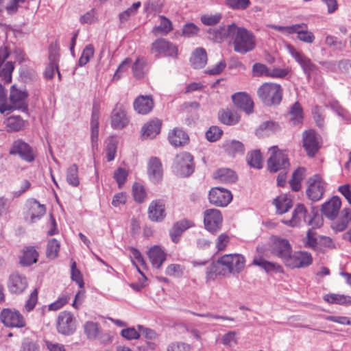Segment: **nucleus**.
Here are the masks:
<instances>
[{
  "label": "nucleus",
  "instance_id": "obj_1",
  "mask_svg": "<svg viewBox=\"0 0 351 351\" xmlns=\"http://www.w3.org/2000/svg\"><path fill=\"white\" fill-rule=\"evenodd\" d=\"M245 260L239 254H228L219 257L206 268L207 280H213L217 276L237 275L245 267Z\"/></svg>",
  "mask_w": 351,
  "mask_h": 351
},
{
  "label": "nucleus",
  "instance_id": "obj_2",
  "mask_svg": "<svg viewBox=\"0 0 351 351\" xmlns=\"http://www.w3.org/2000/svg\"><path fill=\"white\" fill-rule=\"evenodd\" d=\"M229 33L231 34L230 38L235 52L245 54L255 49L256 40L251 31L232 23L229 25Z\"/></svg>",
  "mask_w": 351,
  "mask_h": 351
},
{
  "label": "nucleus",
  "instance_id": "obj_3",
  "mask_svg": "<svg viewBox=\"0 0 351 351\" xmlns=\"http://www.w3.org/2000/svg\"><path fill=\"white\" fill-rule=\"evenodd\" d=\"M27 93L21 89H10L9 99L5 89H0V112L9 114L14 110H27Z\"/></svg>",
  "mask_w": 351,
  "mask_h": 351
},
{
  "label": "nucleus",
  "instance_id": "obj_4",
  "mask_svg": "<svg viewBox=\"0 0 351 351\" xmlns=\"http://www.w3.org/2000/svg\"><path fill=\"white\" fill-rule=\"evenodd\" d=\"M282 222L291 227L298 226L302 222L312 226H319L322 224V219L317 208L312 207L311 213H308L304 204H298L292 213L291 218L282 219Z\"/></svg>",
  "mask_w": 351,
  "mask_h": 351
},
{
  "label": "nucleus",
  "instance_id": "obj_5",
  "mask_svg": "<svg viewBox=\"0 0 351 351\" xmlns=\"http://www.w3.org/2000/svg\"><path fill=\"white\" fill-rule=\"evenodd\" d=\"M287 49L308 78H310L311 74L318 70V66L302 51H298L290 44L287 45Z\"/></svg>",
  "mask_w": 351,
  "mask_h": 351
},
{
  "label": "nucleus",
  "instance_id": "obj_6",
  "mask_svg": "<svg viewBox=\"0 0 351 351\" xmlns=\"http://www.w3.org/2000/svg\"><path fill=\"white\" fill-rule=\"evenodd\" d=\"M193 160V156L188 152L177 154L173 165L174 172L182 177L190 176L194 170Z\"/></svg>",
  "mask_w": 351,
  "mask_h": 351
},
{
  "label": "nucleus",
  "instance_id": "obj_7",
  "mask_svg": "<svg viewBox=\"0 0 351 351\" xmlns=\"http://www.w3.org/2000/svg\"><path fill=\"white\" fill-rule=\"evenodd\" d=\"M151 52L156 57H171L176 58L178 55V47L165 38H158L152 43Z\"/></svg>",
  "mask_w": 351,
  "mask_h": 351
},
{
  "label": "nucleus",
  "instance_id": "obj_8",
  "mask_svg": "<svg viewBox=\"0 0 351 351\" xmlns=\"http://www.w3.org/2000/svg\"><path fill=\"white\" fill-rule=\"evenodd\" d=\"M269 152L271 155L267 160V168L270 172H276L289 167V159L285 152L279 149L276 146L271 147Z\"/></svg>",
  "mask_w": 351,
  "mask_h": 351
},
{
  "label": "nucleus",
  "instance_id": "obj_9",
  "mask_svg": "<svg viewBox=\"0 0 351 351\" xmlns=\"http://www.w3.org/2000/svg\"><path fill=\"white\" fill-rule=\"evenodd\" d=\"M303 147L308 157L313 158L322 146V138L314 130H308L302 134Z\"/></svg>",
  "mask_w": 351,
  "mask_h": 351
},
{
  "label": "nucleus",
  "instance_id": "obj_10",
  "mask_svg": "<svg viewBox=\"0 0 351 351\" xmlns=\"http://www.w3.org/2000/svg\"><path fill=\"white\" fill-rule=\"evenodd\" d=\"M10 53L8 47L5 46L1 47L0 48V78L3 84L0 82V88H3V86L8 85L12 81V73L14 69L13 62H7L3 65L5 60L9 57Z\"/></svg>",
  "mask_w": 351,
  "mask_h": 351
},
{
  "label": "nucleus",
  "instance_id": "obj_11",
  "mask_svg": "<svg viewBox=\"0 0 351 351\" xmlns=\"http://www.w3.org/2000/svg\"><path fill=\"white\" fill-rule=\"evenodd\" d=\"M306 195L308 197L316 202L319 200L325 191L326 183L319 175L315 174L307 181Z\"/></svg>",
  "mask_w": 351,
  "mask_h": 351
},
{
  "label": "nucleus",
  "instance_id": "obj_12",
  "mask_svg": "<svg viewBox=\"0 0 351 351\" xmlns=\"http://www.w3.org/2000/svg\"><path fill=\"white\" fill-rule=\"evenodd\" d=\"M56 328L59 333L71 335L76 330V319L70 312H61L56 319Z\"/></svg>",
  "mask_w": 351,
  "mask_h": 351
},
{
  "label": "nucleus",
  "instance_id": "obj_13",
  "mask_svg": "<svg viewBox=\"0 0 351 351\" xmlns=\"http://www.w3.org/2000/svg\"><path fill=\"white\" fill-rule=\"evenodd\" d=\"M313 263L310 253L305 251H297L289 254L285 261V265L290 268L306 267Z\"/></svg>",
  "mask_w": 351,
  "mask_h": 351
},
{
  "label": "nucleus",
  "instance_id": "obj_14",
  "mask_svg": "<svg viewBox=\"0 0 351 351\" xmlns=\"http://www.w3.org/2000/svg\"><path fill=\"white\" fill-rule=\"evenodd\" d=\"M9 154L19 155L22 159L29 162H32L35 158L32 148L21 139H17L12 143Z\"/></svg>",
  "mask_w": 351,
  "mask_h": 351
},
{
  "label": "nucleus",
  "instance_id": "obj_15",
  "mask_svg": "<svg viewBox=\"0 0 351 351\" xmlns=\"http://www.w3.org/2000/svg\"><path fill=\"white\" fill-rule=\"evenodd\" d=\"M0 319L7 327L22 328L25 326V320L18 311L3 309L0 314Z\"/></svg>",
  "mask_w": 351,
  "mask_h": 351
},
{
  "label": "nucleus",
  "instance_id": "obj_16",
  "mask_svg": "<svg viewBox=\"0 0 351 351\" xmlns=\"http://www.w3.org/2000/svg\"><path fill=\"white\" fill-rule=\"evenodd\" d=\"M204 222L208 231L216 233L221 226L222 216L221 212L215 208L207 209L204 212Z\"/></svg>",
  "mask_w": 351,
  "mask_h": 351
},
{
  "label": "nucleus",
  "instance_id": "obj_17",
  "mask_svg": "<svg viewBox=\"0 0 351 351\" xmlns=\"http://www.w3.org/2000/svg\"><path fill=\"white\" fill-rule=\"evenodd\" d=\"M209 202L217 206H226L232 199L230 191L221 188H213L208 195Z\"/></svg>",
  "mask_w": 351,
  "mask_h": 351
},
{
  "label": "nucleus",
  "instance_id": "obj_18",
  "mask_svg": "<svg viewBox=\"0 0 351 351\" xmlns=\"http://www.w3.org/2000/svg\"><path fill=\"white\" fill-rule=\"evenodd\" d=\"M129 123L126 107L123 104L118 103L111 112V127L114 129L125 128Z\"/></svg>",
  "mask_w": 351,
  "mask_h": 351
},
{
  "label": "nucleus",
  "instance_id": "obj_19",
  "mask_svg": "<svg viewBox=\"0 0 351 351\" xmlns=\"http://www.w3.org/2000/svg\"><path fill=\"white\" fill-rule=\"evenodd\" d=\"M147 215L152 221H162L166 217L165 201L161 199L152 201L148 207Z\"/></svg>",
  "mask_w": 351,
  "mask_h": 351
},
{
  "label": "nucleus",
  "instance_id": "obj_20",
  "mask_svg": "<svg viewBox=\"0 0 351 351\" xmlns=\"http://www.w3.org/2000/svg\"><path fill=\"white\" fill-rule=\"evenodd\" d=\"M271 252L282 258L284 262L291 252V246L288 240L277 237L271 238Z\"/></svg>",
  "mask_w": 351,
  "mask_h": 351
},
{
  "label": "nucleus",
  "instance_id": "obj_21",
  "mask_svg": "<svg viewBox=\"0 0 351 351\" xmlns=\"http://www.w3.org/2000/svg\"><path fill=\"white\" fill-rule=\"evenodd\" d=\"M28 285L27 278L25 276L17 272L12 274L8 279V288L9 291L15 294L23 293Z\"/></svg>",
  "mask_w": 351,
  "mask_h": 351
},
{
  "label": "nucleus",
  "instance_id": "obj_22",
  "mask_svg": "<svg viewBox=\"0 0 351 351\" xmlns=\"http://www.w3.org/2000/svg\"><path fill=\"white\" fill-rule=\"evenodd\" d=\"M258 94L267 106L278 104L282 100V89H258Z\"/></svg>",
  "mask_w": 351,
  "mask_h": 351
},
{
  "label": "nucleus",
  "instance_id": "obj_23",
  "mask_svg": "<svg viewBox=\"0 0 351 351\" xmlns=\"http://www.w3.org/2000/svg\"><path fill=\"white\" fill-rule=\"evenodd\" d=\"M341 205V202L340 198L337 196H334L322 205V213L329 219L333 220L337 217Z\"/></svg>",
  "mask_w": 351,
  "mask_h": 351
},
{
  "label": "nucleus",
  "instance_id": "obj_24",
  "mask_svg": "<svg viewBox=\"0 0 351 351\" xmlns=\"http://www.w3.org/2000/svg\"><path fill=\"white\" fill-rule=\"evenodd\" d=\"M148 174L154 183H158L162 179L163 170L162 163L159 158L152 157L148 163Z\"/></svg>",
  "mask_w": 351,
  "mask_h": 351
},
{
  "label": "nucleus",
  "instance_id": "obj_25",
  "mask_svg": "<svg viewBox=\"0 0 351 351\" xmlns=\"http://www.w3.org/2000/svg\"><path fill=\"white\" fill-rule=\"evenodd\" d=\"M232 98L237 107L241 109L247 114H250L252 112L254 103L247 94L243 92L237 93L234 94Z\"/></svg>",
  "mask_w": 351,
  "mask_h": 351
},
{
  "label": "nucleus",
  "instance_id": "obj_26",
  "mask_svg": "<svg viewBox=\"0 0 351 351\" xmlns=\"http://www.w3.org/2000/svg\"><path fill=\"white\" fill-rule=\"evenodd\" d=\"M147 256L154 267L160 268L166 260V253L158 245L152 247L147 252Z\"/></svg>",
  "mask_w": 351,
  "mask_h": 351
},
{
  "label": "nucleus",
  "instance_id": "obj_27",
  "mask_svg": "<svg viewBox=\"0 0 351 351\" xmlns=\"http://www.w3.org/2000/svg\"><path fill=\"white\" fill-rule=\"evenodd\" d=\"M162 123L158 119H152L146 123L141 129L143 138H153L160 133Z\"/></svg>",
  "mask_w": 351,
  "mask_h": 351
},
{
  "label": "nucleus",
  "instance_id": "obj_28",
  "mask_svg": "<svg viewBox=\"0 0 351 351\" xmlns=\"http://www.w3.org/2000/svg\"><path fill=\"white\" fill-rule=\"evenodd\" d=\"M154 106L152 98L150 96H139L134 102V108L139 114H145L149 112Z\"/></svg>",
  "mask_w": 351,
  "mask_h": 351
},
{
  "label": "nucleus",
  "instance_id": "obj_29",
  "mask_svg": "<svg viewBox=\"0 0 351 351\" xmlns=\"http://www.w3.org/2000/svg\"><path fill=\"white\" fill-rule=\"evenodd\" d=\"M207 53L202 47L195 49L190 58V62L194 69H202L207 62Z\"/></svg>",
  "mask_w": 351,
  "mask_h": 351
},
{
  "label": "nucleus",
  "instance_id": "obj_30",
  "mask_svg": "<svg viewBox=\"0 0 351 351\" xmlns=\"http://www.w3.org/2000/svg\"><path fill=\"white\" fill-rule=\"evenodd\" d=\"M351 221V210L349 208H343L339 218L332 223V228L337 232L344 230Z\"/></svg>",
  "mask_w": 351,
  "mask_h": 351
},
{
  "label": "nucleus",
  "instance_id": "obj_31",
  "mask_svg": "<svg viewBox=\"0 0 351 351\" xmlns=\"http://www.w3.org/2000/svg\"><path fill=\"white\" fill-rule=\"evenodd\" d=\"M218 118L221 123L227 125H235L240 119L236 111L228 108L220 110L218 112Z\"/></svg>",
  "mask_w": 351,
  "mask_h": 351
},
{
  "label": "nucleus",
  "instance_id": "obj_32",
  "mask_svg": "<svg viewBox=\"0 0 351 351\" xmlns=\"http://www.w3.org/2000/svg\"><path fill=\"white\" fill-rule=\"evenodd\" d=\"M29 206V215H30V222L34 223L43 217L46 213L45 205L40 204L36 199H31L28 202Z\"/></svg>",
  "mask_w": 351,
  "mask_h": 351
},
{
  "label": "nucleus",
  "instance_id": "obj_33",
  "mask_svg": "<svg viewBox=\"0 0 351 351\" xmlns=\"http://www.w3.org/2000/svg\"><path fill=\"white\" fill-rule=\"evenodd\" d=\"M193 223L187 219H182L176 222L170 231L171 240L174 243H178L179 237L188 228L193 226Z\"/></svg>",
  "mask_w": 351,
  "mask_h": 351
},
{
  "label": "nucleus",
  "instance_id": "obj_34",
  "mask_svg": "<svg viewBox=\"0 0 351 351\" xmlns=\"http://www.w3.org/2000/svg\"><path fill=\"white\" fill-rule=\"evenodd\" d=\"M230 34L229 33V25L227 27L210 28L207 30L208 38L217 43H221L224 39L230 38Z\"/></svg>",
  "mask_w": 351,
  "mask_h": 351
},
{
  "label": "nucleus",
  "instance_id": "obj_35",
  "mask_svg": "<svg viewBox=\"0 0 351 351\" xmlns=\"http://www.w3.org/2000/svg\"><path fill=\"white\" fill-rule=\"evenodd\" d=\"M169 141L175 146H182L187 143L188 135L181 129L175 128L169 133Z\"/></svg>",
  "mask_w": 351,
  "mask_h": 351
},
{
  "label": "nucleus",
  "instance_id": "obj_36",
  "mask_svg": "<svg viewBox=\"0 0 351 351\" xmlns=\"http://www.w3.org/2000/svg\"><path fill=\"white\" fill-rule=\"evenodd\" d=\"M132 70L136 78L142 79L148 72L147 60L143 57H138L132 66Z\"/></svg>",
  "mask_w": 351,
  "mask_h": 351
},
{
  "label": "nucleus",
  "instance_id": "obj_37",
  "mask_svg": "<svg viewBox=\"0 0 351 351\" xmlns=\"http://www.w3.org/2000/svg\"><path fill=\"white\" fill-rule=\"evenodd\" d=\"M273 204L276 207V213L282 215L289 211L292 207V199L287 195H282L275 198Z\"/></svg>",
  "mask_w": 351,
  "mask_h": 351
},
{
  "label": "nucleus",
  "instance_id": "obj_38",
  "mask_svg": "<svg viewBox=\"0 0 351 351\" xmlns=\"http://www.w3.org/2000/svg\"><path fill=\"white\" fill-rule=\"evenodd\" d=\"M253 264L263 268L265 271L282 272V267L275 263L269 262L261 257H255L253 260Z\"/></svg>",
  "mask_w": 351,
  "mask_h": 351
},
{
  "label": "nucleus",
  "instance_id": "obj_39",
  "mask_svg": "<svg viewBox=\"0 0 351 351\" xmlns=\"http://www.w3.org/2000/svg\"><path fill=\"white\" fill-rule=\"evenodd\" d=\"M315 227V226H313ZM321 237L319 236L314 228L309 229L306 233V236L303 239L304 247L312 250L319 248V241Z\"/></svg>",
  "mask_w": 351,
  "mask_h": 351
},
{
  "label": "nucleus",
  "instance_id": "obj_40",
  "mask_svg": "<svg viewBox=\"0 0 351 351\" xmlns=\"http://www.w3.org/2000/svg\"><path fill=\"white\" fill-rule=\"evenodd\" d=\"M324 300L328 303L340 305L351 304V297L343 294L329 293L324 296Z\"/></svg>",
  "mask_w": 351,
  "mask_h": 351
},
{
  "label": "nucleus",
  "instance_id": "obj_41",
  "mask_svg": "<svg viewBox=\"0 0 351 351\" xmlns=\"http://www.w3.org/2000/svg\"><path fill=\"white\" fill-rule=\"evenodd\" d=\"M25 127V121L19 116H12L8 118L5 128L8 132H18Z\"/></svg>",
  "mask_w": 351,
  "mask_h": 351
},
{
  "label": "nucleus",
  "instance_id": "obj_42",
  "mask_svg": "<svg viewBox=\"0 0 351 351\" xmlns=\"http://www.w3.org/2000/svg\"><path fill=\"white\" fill-rule=\"evenodd\" d=\"M38 254L32 247H27L23 251L20 263L24 266H29L37 261Z\"/></svg>",
  "mask_w": 351,
  "mask_h": 351
},
{
  "label": "nucleus",
  "instance_id": "obj_43",
  "mask_svg": "<svg viewBox=\"0 0 351 351\" xmlns=\"http://www.w3.org/2000/svg\"><path fill=\"white\" fill-rule=\"evenodd\" d=\"M160 23L158 26H155L152 29V33L157 36L159 34L162 35L168 34L172 29V23L169 19L164 16H160Z\"/></svg>",
  "mask_w": 351,
  "mask_h": 351
},
{
  "label": "nucleus",
  "instance_id": "obj_44",
  "mask_svg": "<svg viewBox=\"0 0 351 351\" xmlns=\"http://www.w3.org/2000/svg\"><path fill=\"white\" fill-rule=\"evenodd\" d=\"M215 178L219 179L221 182L226 183L234 182L237 178L234 171L230 169H221L216 173Z\"/></svg>",
  "mask_w": 351,
  "mask_h": 351
},
{
  "label": "nucleus",
  "instance_id": "obj_45",
  "mask_svg": "<svg viewBox=\"0 0 351 351\" xmlns=\"http://www.w3.org/2000/svg\"><path fill=\"white\" fill-rule=\"evenodd\" d=\"M84 333L88 339H93L99 337L101 333V328L97 322H86L84 324Z\"/></svg>",
  "mask_w": 351,
  "mask_h": 351
},
{
  "label": "nucleus",
  "instance_id": "obj_46",
  "mask_svg": "<svg viewBox=\"0 0 351 351\" xmlns=\"http://www.w3.org/2000/svg\"><path fill=\"white\" fill-rule=\"evenodd\" d=\"M290 120L293 124H300L303 120V110L300 104L297 101L290 108Z\"/></svg>",
  "mask_w": 351,
  "mask_h": 351
},
{
  "label": "nucleus",
  "instance_id": "obj_47",
  "mask_svg": "<svg viewBox=\"0 0 351 351\" xmlns=\"http://www.w3.org/2000/svg\"><path fill=\"white\" fill-rule=\"evenodd\" d=\"M98 120H99V110L98 108L94 105L93 107L92 117H91V139L93 143L97 141L98 138Z\"/></svg>",
  "mask_w": 351,
  "mask_h": 351
},
{
  "label": "nucleus",
  "instance_id": "obj_48",
  "mask_svg": "<svg viewBox=\"0 0 351 351\" xmlns=\"http://www.w3.org/2000/svg\"><path fill=\"white\" fill-rule=\"evenodd\" d=\"M66 182L72 186L80 184L78 177V167L75 164L71 165L66 170Z\"/></svg>",
  "mask_w": 351,
  "mask_h": 351
},
{
  "label": "nucleus",
  "instance_id": "obj_49",
  "mask_svg": "<svg viewBox=\"0 0 351 351\" xmlns=\"http://www.w3.org/2000/svg\"><path fill=\"white\" fill-rule=\"evenodd\" d=\"M247 162L252 167L256 169L262 168L263 160L261 152L258 150H255L249 153L247 156Z\"/></svg>",
  "mask_w": 351,
  "mask_h": 351
},
{
  "label": "nucleus",
  "instance_id": "obj_50",
  "mask_svg": "<svg viewBox=\"0 0 351 351\" xmlns=\"http://www.w3.org/2000/svg\"><path fill=\"white\" fill-rule=\"evenodd\" d=\"M141 3L140 1L135 2L127 10L121 12L119 14L120 22L124 23L128 21L131 16H134L137 13L138 10L141 7Z\"/></svg>",
  "mask_w": 351,
  "mask_h": 351
},
{
  "label": "nucleus",
  "instance_id": "obj_51",
  "mask_svg": "<svg viewBox=\"0 0 351 351\" xmlns=\"http://www.w3.org/2000/svg\"><path fill=\"white\" fill-rule=\"evenodd\" d=\"M222 19L221 13L205 14L201 16V22L207 26H212L218 24Z\"/></svg>",
  "mask_w": 351,
  "mask_h": 351
},
{
  "label": "nucleus",
  "instance_id": "obj_52",
  "mask_svg": "<svg viewBox=\"0 0 351 351\" xmlns=\"http://www.w3.org/2000/svg\"><path fill=\"white\" fill-rule=\"evenodd\" d=\"M60 243L56 239H52L48 241L46 254L49 258H56L60 250Z\"/></svg>",
  "mask_w": 351,
  "mask_h": 351
},
{
  "label": "nucleus",
  "instance_id": "obj_53",
  "mask_svg": "<svg viewBox=\"0 0 351 351\" xmlns=\"http://www.w3.org/2000/svg\"><path fill=\"white\" fill-rule=\"evenodd\" d=\"M226 5L235 10H244L250 7L251 1L250 0H225Z\"/></svg>",
  "mask_w": 351,
  "mask_h": 351
},
{
  "label": "nucleus",
  "instance_id": "obj_54",
  "mask_svg": "<svg viewBox=\"0 0 351 351\" xmlns=\"http://www.w3.org/2000/svg\"><path fill=\"white\" fill-rule=\"evenodd\" d=\"M120 334L121 337L127 340H136L140 338L141 335L134 327H125L122 328Z\"/></svg>",
  "mask_w": 351,
  "mask_h": 351
},
{
  "label": "nucleus",
  "instance_id": "obj_55",
  "mask_svg": "<svg viewBox=\"0 0 351 351\" xmlns=\"http://www.w3.org/2000/svg\"><path fill=\"white\" fill-rule=\"evenodd\" d=\"M133 196L135 201L141 203L146 198L145 189L143 185L139 183H134L132 187Z\"/></svg>",
  "mask_w": 351,
  "mask_h": 351
},
{
  "label": "nucleus",
  "instance_id": "obj_56",
  "mask_svg": "<svg viewBox=\"0 0 351 351\" xmlns=\"http://www.w3.org/2000/svg\"><path fill=\"white\" fill-rule=\"evenodd\" d=\"M131 258L133 264L136 267L137 271L142 274L141 271L140 270L138 265L143 266L145 265V262L141 252L135 248H131Z\"/></svg>",
  "mask_w": 351,
  "mask_h": 351
},
{
  "label": "nucleus",
  "instance_id": "obj_57",
  "mask_svg": "<svg viewBox=\"0 0 351 351\" xmlns=\"http://www.w3.org/2000/svg\"><path fill=\"white\" fill-rule=\"evenodd\" d=\"M128 176V171L122 167L118 168L113 175L114 179L116 180L119 188H121L125 184Z\"/></svg>",
  "mask_w": 351,
  "mask_h": 351
},
{
  "label": "nucleus",
  "instance_id": "obj_58",
  "mask_svg": "<svg viewBox=\"0 0 351 351\" xmlns=\"http://www.w3.org/2000/svg\"><path fill=\"white\" fill-rule=\"evenodd\" d=\"M94 54V48L91 45H88L86 46L84 49L82 55L79 59L78 64L80 66H84L87 64V62L90 60V58Z\"/></svg>",
  "mask_w": 351,
  "mask_h": 351
},
{
  "label": "nucleus",
  "instance_id": "obj_59",
  "mask_svg": "<svg viewBox=\"0 0 351 351\" xmlns=\"http://www.w3.org/2000/svg\"><path fill=\"white\" fill-rule=\"evenodd\" d=\"M227 150L232 154L239 153L243 154L244 146L240 141L232 140L228 141L226 144Z\"/></svg>",
  "mask_w": 351,
  "mask_h": 351
},
{
  "label": "nucleus",
  "instance_id": "obj_60",
  "mask_svg": "<svg viewBox=\"0 0 351 351\" xmlns=\"http://www.w3.org/2000/svg\"><path fill=\"white\" fill-rule=\"evenodd\" d=\"M223 131L217 126H211L206 132V137L210 142L217 141L222 135Z\"/></svg>",
  "mask_w": 351,
  "mask_h": 351
},
{
  "label": "nucleus",
  "instance_id": "obj_61",
  "mask_svg": "<svg viewBox=\"0 0 351 351\" xmlns=\"http://www.w3.org/2000/svg\"><path fill=\"white\" fill-rule=\"evenodd\" d=\"M184 267L179 264H171L166 268V274L174 276L180 277L184 273Z\"/></svg>",
  "mask_w": 351,
  "mask_h": 351
},
{
  "label": "nucleus",
  "instance_id": "obj_62",
  "mask_svg": "<svg viewBox=\"0 0 351 351\" xmlns=\"http://www.w3.org/2000/svg\"><path fill=\"white\" fill-rule=\"evenodd\" d=\"M324 43L326 45L334 49H341L345 46L343 42L332 35H326Z\"/></svg>",
  "mask_w": 351,
  "mask_h": 351
},
{
  "label": "nucleus",
  "instance_id": "obj_63",
  "mask_svg": "<svg viewBox=\"0 0 351 351\" xmlns=\"http://www.w3.org/2000/svg\"><path fill=\"white\" fill-rule=\"evenodd\" d=\"M199 31V27L193 23L185 24L182 27V35L186 37H193L196 36Z\"/></svg>",
  "mask_w": 351,
  "mask_h": 351
},
{
  "label": "nucleus",
  "instance_id": "obj_64",
  "mask_svg": "<svg viewBox=\"0 0 351 351\" xmlns=\"http://www.w3.org/2000/svg\"><path fill=\"white\" fill-rule=\"evenodd\" d=\"M20 351H40V349L35 341L29 339H24L21 343Z\"/></svg>",
  "mask_w": 351,
  "mask_h": 351
}]
</instances>
